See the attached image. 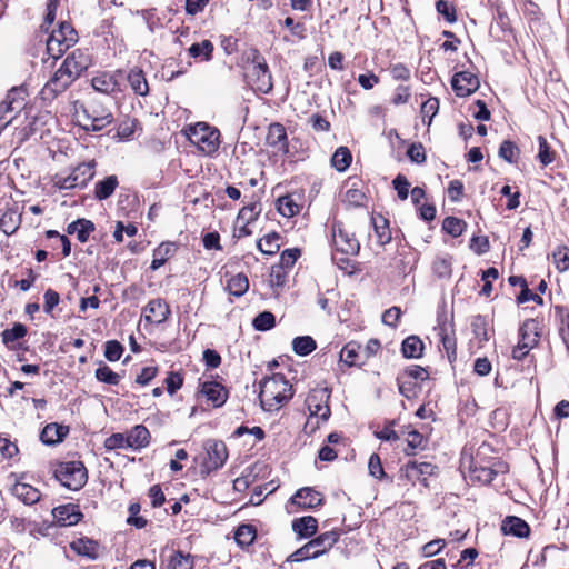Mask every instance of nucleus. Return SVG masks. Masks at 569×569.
<instances>
[{
    "label": "nucleus",
    "mask_w": 569,
    "mask_h": 569,
    "mask_svg": "<svg viewBox=\"0 0 569 569\" xmlns=\"http://www.w3.org/2000/svg\"><path fill=\"white\" fill-rule=\"evenodd\" d=\"M292 396V386L281 373H274L260 382L259 400L264 411H278Z\"/></svg>",
    "instance_id": "obj_1"
},
{
    "label": "nucleus",
    "mask_w": 569,
    "mask_h": 569,
    "mask_svg": "<svg viewBox=\"0 0 569 569\" xmlns=\"http://www.w3.org/2000/svg\"><path fill=\"white\" fill-rule=\"evenodd\" d=\"M247 57L251 63V67L248 68L247 77L252 89L262 93H269L273 84L266 59L258 49H250Z\"/></svg>",
    "instance_id": "obj_2"
},
{
    "label": "nucleus",
    "mask_w": 569,
    "mask_h": 569,
    "mask_svg": "<svg viewBox=\"0 0 569 569\" xmlns=\"http://www.w3.org/2000/svg\"><path fill=\"white\" fill-rule=\"evenodd\" d=\"M338 539L339 533L335 530L323 532L292 552L287 558V561L300 562L308 559H316L330 550Z\"/></svg>",
    "instance_id": "obj_3"
},
{
    "label": "nucleus",
    "mask_w": 569,
    "mask_h": 569,
    "mask_svg": "<svg viewBox=\"0 0 569 569\" xmlns=\"http://www.w3.org/2000/svg\"><path fill=\"white\" fill-rule=\"evenodd\" d=\"M54 478L63 487L79 490L87 483L88 472L82 461H64L54 469Z\"/></svg>",
    "instance_id": "obj_4"
},
{
    "label": "nucleus",
    "mask_w": 569,
    "mask_h": 569,
    "mask_svg": "<svg viewBox=\"0 0 569 569\" xmlns=\"http://www.w3.org/2000/svg\"><path fill=\"white\" fill-rule=\"evenodd\" d=\"M94 161L82 162L69 174L57 173L52 178L53 186L60 190L84 188L94 176Z\"/></svg>",
    "instance_id": "obj_5"
},
{
    "label": "nucleus",
    "mask_w": 569,
    "mask_h": 569,
    "mask_svg": "<svg viewBox=\"0 0 569 569\" xmlns=\"http://www.w3.org/2000/svg\"><path fill=\"white\" fill-rule=\"evenodd\" d=\"M203 447L207 452V460L201 465L200 473L202 477H207L212 471L223 467L228 459V449L222 440L216 439H208Z\"/></svg>",
    "instance_id": "obj_6"
},
{
    "label": "nucleus",
    "mask_w": 569,
    "mask_h": 569,
    "mask_svg": "<svg viewBox=\"0 0 569 569\" xmlns=\"http://www.w3.org/2000/svg\"><path fill=\"white\" fill-rule=\"evenodd\" d=\"M83 123L86 131H101L113 121L111 111L97 102H90L82 108Z\"/></svg>",
    "instance_id": "obj_7"
},
{
    "label": "nucleus",
    "mask_w": 569,
    "mask_h": 569,
    "mask_svg": "<svg viewBox=\"0 0 569 569\" xmlns=\"http://www.w3.org/2000/svg\"><path fill=\"white\" fill-rule=\"evenodd\" d=\"M219 138L220 131L206 122H198L191 128V141L206 154H213L219 149Z\"/></svg>",
    "instance_id": "obj_8"
},
{
    "label": "nucleus",
    "mask_w": 569,
    "mask_h": 569,
    "mask_svg": "<svg viewBox=\"0 0 569 569\" xmlns=\"http://www.w3.org/2000/svg\"><path fill=\"white\" fill-rule=\"evenodd\" d=\"M332 242L337 252L342 254L357 256L360 251V243L355 233L346 229L341 221H333L331 224Z\"/></svg>",
    "instance_id": "obj_9"
},
{
    "label": "nucleus",
    "mask_w": 569,
    "mask_h": 569,
    "mask_svg": "<svg viewBox=\"0 0 569 569\" xmlns=\"http://www.w3.org/2000/svg\"><path fill=\"white\" fill-rule=\"evenodd\" d=\"M436 470L437 466L430 462H418L412 460L408 461L400 468L399 478L412 483L419 481L427 487V478L432 476Z\"/></svg>",
    "instance_id": "obj_10"
},
{
    "label": "nucleus",
    "mask_w": 569,
    "mask_h": 569,
    "mask_svg": "<svg viewBox=\"0 0 569 569\" xmlns=\"http://www.w3.org/2000/svg\"><path fill=\"white\" fill-rule=\"evenodd\" d=\"M74 80L71 76L67 74L60 68L53 73L41 90V98L43 100L52 101L59 94L64 92Z\"/></svg>",
    "instance_id": "obj_11"
},
{
    "label": "nucleus",
    "mask_w": 569,
    "mask_h": 569,
    "mask_svg": "<svg viewBox=\"0 0 569 569\" xmlns=\"http://www.w3.org/2000/svg\"><path fill=\"white\" fill-rule=\"evenodd\" d=\"M89 66V56L84 51L77 49L67 56L60 69L76 81Z\"/></svg>",
    "instance_id": "obj_12"
},
{
    "label": "nucleus",
    "mask_w": 569,
    "mask_h": 569,
    "mask_svg": "<svg viewBox=\"0 0 569 569\" xmlns=\"http://www.w3.org/2000/svg\"><path fill=\"white\" fill-rule=\"evenodd\" d=\"M329 398L330 393L327 388L313 390L306 400L310 415L327 421L330 417Z\"/></svg>",
    "instance_id": "obj_13"
},
{
    "label": "nucleus",
    "mask_w": 569,
    "mask_h": 569,
    "mask_svg": "<svg viewBox=\"0 0 569 569\" xmlns=\"http://www.w3.org/2000/svg\"><path fill=\"white\" fill-rule=\"evenodd\" d=\"M480 86L478 76L469 71H460L453 74L451 87L458 97H468L476 92Z\"/></svg>",
    "instance_id": "obj_14"
},
{
    "label": "nucleus",
    "mask_w": 569,
    "mask_h": 569,
    "mask_svg": "<svg viewBox=\"0 0 569 569\" xmlns=\"http://www.w3.org/2000/svg\"><path fill=\"white\" fill-rule=\"evenodd\" d=\"M437 327L438 335L442 342L443 349L447 352L448 359L450 362L455 361L457 358V342L455 336L450 335V330L452 331V325L447 322V317L445 312H439L437 316Z\"/></svg>",
    "instance_id": "obj_15"
},
{
    "label": "nucleus",
    "mask_w": 569,
    "mask_h": 569,
    "mask_svg": "<svg viewBox=\"0 0 569 569\" xmlns=\"http://www.w3.org/2000/svg\"><path fill=\"white\" fill-rule=\"evenodd\" d=\"M144 320L149 323L161 325L171 315L169 303L162 298L151 299L143 308Z\"/></svg>",
    "instance_id": "obj_16"
},
{
    "label": "nucleus",
    "mask_w": 569,
    "mask_h": 569,
    "mask_svg": "<svg viewBox=\"0 0 569 569\" xmlns=\"http://www.w3.org/2000/svg\"><path fill=\"white\" fill-rule=\"evenodd\" d=\"M290 502L292 505L299 506L302 509H313L322 506L325 498L322 493L315 490L313 488L303 487L296 491V493L291 497Z\"/></svg>",
    "instance_id": "obj_17"
},
{
    "label": "nucleus",
    "mask_w": 569,
    "mask_h": 569,
    "mask_svg": "<svg viewBox=\"0 0 569 569\" xmlns=\"http://www.w3.org/2000/svg\"><path fill=\"white\" fill-rule=\"evenodd\" d=\"M54 521L61 527L77 525L83 517L78 505L67 503L52 509Z\"/></svg>",
    "instance_id": "obj_18"
},
{
    "label": "nucleus",
    "mask_w": 569,
    "mask_h": 569,
    "mask_svg": "<svg viewBox=\"0 0 569 569\" xmlns=\"http://www.w3.org/2000/svg\"><path fill=\"white\" fill-rule=\"evenodd\" d=\"M266 142L268 146L278 148L280 151L287 153L288 136L284 126L279 122L271 123L268 128Z\"/></svg>",
    "instance_id": "obj_19"
},
{
    "label": "nucleus",
    "mask_w": 569,
    "mask_h": 569,
    "mask_svg": "<svg viewBox=\"0 0 569 569\" xmlns=\"http://www.w3.org/2000/svg\"><path fill=\"white\" fill-rule=\"evenodd\" d=\"M501 531L503 535L527 538L530 535V527L523 519L517 516H508L502 521Z\"/></svg>",
    "instance_id": "obj_20"
},
{
    "label": "nucleus",
    "mask_w": 569,
    "mask_h": 569,
    "mask_svg": "<svg viewBox=\"0 0 569 569\" xmlns=\"http://www.w3.org/2000/svg\"><path fill=\"white\" fill-rule=\"evenodd\" d=\"M201 393H203L214 407H221L228 399L227 389L217 381H204L201 383Z\"/></svg>",
    "instance_id": "obj_21"
},
{
    "label": "nucleus",
    "mask_w": 569,
    "mask_h": 569,
    "mask_svg": "<svg viewBox=\"0 0 569 569\" xmlns=\"http://www.w3.org/2000/svg\"><path fill=\"white\" fill-rule=\"evenodd\" d=\"M520 340L533 347L539 343L541 322L538 319H527L519 329Z\"/></svg>",
    "instance_id": "obj_22"
},
{
    "label": "nucleus",
    "mask_w": 569,
    "mask_h": 569,
    "mask_svg": "<svg viewBox=\"0 0 569 569\" xmlns=\"http://www.w3.org/2000/svg\"><path fill=\"white\" fill-rule=\"evenodd\" d=\"M70 549L77 555L96 560L99 557V543L90 538L83 537L70 542Z\"/></svg>",
    "instance_id": "obj_23"
},
{
    "label": "nucleus",
    "mask_w": 569,
    "mask_h": 569,
    "mask_svg": "<svg viewBox=\"0 0 569 569\" xmlns=\"http://www.w3.org/2000/svg\"><path fill=\"white\" fill-rule=\"evenodd\" d=\"M293 532L301 539L313 537L318 530V520L312 516L296 518L292 521Z\"/></svg>",
    "instance_id": "obj_24"
},
{
    "label": "nucleus",
    "mask_w": 569,
    "mask_h": 569,
    "mask_svg": "<svg viewBox=\"0 0 569 569\" xmlns=\"http://www.w3.org/2000/svg\"><path fill=\"white\" fill-rule=\"evenodd\" d=\"M69 428L58 423H48L40 433V440L44 445H56L67 437Z\"/></svg>",
    "instance_id": "obj_25"
},
{
    "label": "nucleus",
    "mask_w": 569,
    "mask_h": 569,
    "mask_svg": "<svg viewBox=\"0 0 569 569\" xmlns=\"http://www.w3.org/2000/svg\"><path fill=\"white\" fill-rule=\"evenodd\" d=\"M91 86L96 91L106 94H111L119 91V82L116 76L107 72L93 77L91 80Z\"/></svg>",
    "instance_id": "obj_26"
},
{
    "label": "nucleus",
    "mask_w": 569,
    "mask_h": 569,
    "mask_svg": "<svg viewBox=\"0 0 569 569\" xmlns=\"http://www.w3.org/2000/svg\"><path fill=\"white\" fill-rule=\"evenodd\" d=\"M127 80L136 94L147 96L149 93V84L143 71L140 68H132L127 76Z\"/></svg>",
    "instance_id": "obj_27"
},
{
    "label": "nucleus",
    "mask_w": 569,
    "mask_h": 569,
    "mask_svg": "<svg viewBox=\"0 0 569 569\" xmlns=\"http://www.w3.org/2000/svg\"><path fill=\"white\" fill-rule=\"evenodd\" d=\"M127 436L132 449L144 448L150 442V432L143 425L134 426Z\"/></svg>",
    "instance_id": "obj_28"
},
{
    "label": "nucleus",
    "mask_w": 569,
    "mask_h": 569,
    "mask_svg": "<svg viewBox=\"0 0 569 569\" xmlns=\"http://www.w3.org/2000/svg\"><path fill=\"white\" fill-rule=\"evenodd\" d=\"M423 342L418 336H409L402 341L401 352L405 358L418 359L422 356Z\"/></svg>",
    "instance_id": "obj_29"
},
{
    "label": "nucleus",
    "mask_w": 569,
    "mask_h": 569,
    "mask_svg": "<svg viewBox=\"0 0 569 569\" xmlns=\"http://www.w3.org/2000/svg\"><path fill=\"white\" fill-rule=\"evenodd\" d=\"M118 187V178L116 176H108L103 180H100L94 186L96 199L102 201L112 196L116 188Z\"/></svg>",
    "instance_id": "obj_30"
},
{
    "label": "nucleus",
    "mask_w": 569,
    "mask_h": 569,
    "mask_svg": "<svg viewBox=\"0 0 569 569\" xmlns=\"http://www.w3.org/2000/svg\"><path fill=\"white\" fill-rule=\"evenodd\" d=\"M12 491L13 495L26 505H33L40 500V492L38 489L27 483L14 485Z\"/></svg>",
    "instance_id": "obj_31"
},
{
    "label": "nucleus",
    "mask_w": 569,
    "mask_h": 569,
    "mask_svg": "<svg viewBox=\"0 0 569 569\" xmlns=\"http://www.w3.org/2000/svg\"><path fill=\"white\" fill-rule=\"evenodd\" d=\"M50 37H54L58 40L67 43V47H72L78 41V33L68 22H60L57 30H52Z\"/></svg>",
    "instance_id": "obj_32"
},
{
    "label": "nucleus",
    "mask_w": 569,
    "mask_h": 569,
    "mask_svg": "<svg viewBox=\"0 0 569 569\" xmlns=\"http://www.w3.org/2000/svg\"><path fill=\"white\" fill-rule=\"evenodd\" d=\"M190 57L200 59L201 61H210L212 59L213 44L210 40L196 42L188 49Z\"/></svg>",
    "instance_id": "obj_33"
},
{
    "label": "nucleus",
    "mask_w": 569,
    "mask_h": 569,
    "mask_svg": "<svg viewBox=\"0 0 569 569\" xmlns=\"http://www.w3.org/2000/svg\"><path fill=\"white\" fill-rule=\"evenodd\" d=\"M26 91L22 88H12L6 97V108L14 113L20 112L24 106Z\"/></svg>",
    "instance_id": "obj_34"
},
{
    "label": "nucleus",
    "mask_w": 569,
    "mask_h": 569,
    "mask_svg": "<svg viewBox=\"0 0 569 569\" xmlns=\"http://www.w3.org/2000/svg\"><path fill=\"white\" fill-rule=\"evenodd\" d=\"M279 240L280 234L273 231L260 239L257 243V247L263 254L273 256L280 249Z\"/></svg>",
    "instance_id": "obj_35"
},
{
    "label": "nucleus",
    "mask_w": 569,
    "mask_h": 569,
    "mask_svg": "<svg viewBox=\"0 0 569 569\" xmlns=\"http://www.w3.org/2000/svg\"><path fill=\"white\" fill-rule=\"evenodd\" d=\"M301 207L295 201L293 197L288 194L280 197L277 200V210L278 212L286 217L291 218L299 214Z\"/></svg>",
    "instance_id": "obj_36"
},
{
    "label": "nucleus",
    "mask_w": 569,
    "mask_h": 569,
    "mask_svg": "<svg viewBox=\"0 0 569 569\" xmlns=\"http://www.w3.org/2000/svg\"><path fill=\"white\" fill-rule=\"evenodd\" d=\"M317 348L316 340L310 336L296 337L292 340V349L296 355L305 357L310 355Z\"/></svg>",
    "instance_id": "obj_37"
},
{
    "label": "nucleus",
    "mask_w": 569,
    "mask_h": 569,
    "mask_svg": "<svg viewBox=\"0 0 569 569\" xmlns=\"http://www.w3.org/2000/svg\"><path fill=\"white\" fill-rule=\"evenodd\" d=\"M257 537V529L253 525H241L234 533L236 542L241 547H249Z\"/></svg>",
    "instance_id": "obj_38"
},
{
    "label": "nucleus",
    "mask_w": 569,
    "mask_h": 569,
    "mask_svg": "<svg viewBox=\"0 0 569 569\" xmlns=\"http://www.w3.org/2000/svg\"><path fill=\"white\" fill-rule=\"evenodd\" d=\"M352 161V156L347 147H339L332 158L331 166L339 172L346 171Z\"/></svg>",
    "instance_id": "obj_39"
},
{
    "label": "nucleus",
    "mask_w": 569,
    "mask_h": 569,
    "mask_svg": "<svg viewBox=\"0 0 569 569\" xmlns=\"http://www.w3.org/2000/svg\"><path fill=\"white\" fill-rule=\"evenodd\" d=\"M427 445V439L421 435L418 430L412 429L408 432L407 437V447L403 449V452L407 456L416 455L417 449H425Z\"/></svg>",
    "instance_id": "obj_40"
},
{
    "label": "nucleus",
    "mask_w": 569,
    "mask_h": 569,
    "mask_svg": "<svg viewBox=\"0 0 569 569\" xmlns=\"http://www.w3.org/2000/svg\"><path fill=\"white\" fill-rule=\"evenodd\" d=\"M249 289V280L246 274L238 273L227 283V290L234 297H242Z\"/></svg>",
    "instance_id": "obj_41"
},
{
    "label": "nucleus",
    "mask_w": 569,
    "mask_h": 569,
    "mask_svg": "<svg viewBox=\"0 0 569 569\" xmlns=\"http://www.w3.org/2000/svg\"><path fill=\"white\" fill-rule=\"evenodd\" d=\"M27 332V327L23 323L16 322L12 328L4 329L1 332V339L2 342L9 347L12 342L24 338Z\"/></svg>",
    "instance_id": "obj_42"
},
{
    "label": "nucleus",
    "mask_w": 569,
    "mask_h": 569,
    "mask_svg": "<svg viewBox=\"0 0 569 569\" xmlns=\"http://www.w3.org/2000/svg\"><path fill=\"white\" fill-rule=\"evenodd\" d=\"M466 228V221L456 217H446L442 221V230L453 238L461 236Z\"/></svg>",
    "instance_id": "obj_43"
},
{
    "label": "nucleus",
    "mask_w": 569,
    "mask_h": 569,
    "mask_svg": "<svg viewBox=\"0 0 569 569\" xmlns=\"http://www.w3.org/2000/svg\"><path fill=\"white\" fill-rule=\"evenodd\" d=\"M373 227L379 244L385 246L391 241L392 237L389 228V222L387 219H385L383 217H379V219H373Z\"/></svg>",
    "instance_id": "obj_44"
},
{
    "label": "nucleus",
    "mask_w": 569,
    "mask_h": 569,
    "mask_svg": "<svg viewBox=\"0 0 569 569\" xmlns=\"http://www.w3.org/2000/svg\"><path fill=\"white\" fill-rule=\"evenodd\" d=\"M94 377L99 382H103L110 386L119 385L121 376L112 371L107 365H101L94 371Z\"/></svg>",
    "instance_id": "obj_45"
},
{
    "label": "nucleus",
    "mask_w": 569,
    "mask_h": 569,
    "mask_svg": "<svg viewBox=\"0 0 569 569\" xmlns=\"http://www.w3.org/2000/svg\"><path fill=\"white\" fill-rule=\"evenodd\" d=\"M20 223V216L14 211H7L0 218V229L8 236L14 233Z\"/></svg>",
    "instance_id": "obj_46"
},
{
    "label": "nucleus",
    "mask_w": 569,
    "mask_h": 569,
    "mask_svg": "<svg viewBox=\"0 0 569 569\" xmlns=\"http://www.w3.org/2000/svg\"><path fill=\"white\" fill-rule=\"evenodd\" d=\"M519 153V148L510 140H503L498 151L499 157L509 163L516 162Z\"/></svg>",
    "instance_id": "obj_47"
},
{
    "label": "nucleus",
    "mask_w": 569,
    "mask_h": 569,
    "mask_svg": "<svg viewBox=\"0 0 569 569\" xmlns=\"http://www.w3.org/2000/svg\"><path fill=\"white\" fill-rule=\"evenodd\" d=\"M252 326L258 331L270 330L276 326V317L270 311H262L254 317Z\"/></svg>",
    "instance_id": "obj_48"
},
{
    "label": "nucleus",
    "mask_w": 569,
    "mask_h": 569,
    "mask_svg": "<svg viewBox=\"0 0 569 569\" xmlns=\"http://www.w3.org/2000/svg\"><path fill=\"white\" fill-rule=\"evenodd\" d=\"M359 350V343L355 341L348 342L340 351V360L343 361L349 367L355 366L357 363Z\"/></svg>",
    "instance_id": "obj_49"
},
{
    "label": "nucleus",
    "mask_w": 569,
    "mask_h": 569,
    "mask_svg": "<svg viewBox=\"0 0 569 569\" xmlns=\"http://www.w3.org/2000/svg\"><path fill=\"white\" fill-rule=\"evenodd\" d=\"M260 211V203H249L240 209L238 213V220L242 221L246 224H249L258 219Z\"/></svg>",
    "instance_id": "obj_50"
},
{
    "label": "nucleus",
    "mask_w": 569,
    "mask_h": 569,
    "mask_svg": "<svg viewBox=\"0 0 569 569\" xmlns=\"http://www.w3.org/2000/svg\"><path fill=\"white\" fill-rule=\"evenodd\" d=\"M553 262L559 272H565L569 269V248L566 246L558 247L553 253Z\"/></svg>",
    "instance_id": "obj_51"
},
{
    "label": "nucleus",
    "mask_w": 569,
    "mask_h": 569,
    "mask_svg": "<svg viewBox=\"0 0 569 569\" xmlns=\"http://www.w3.org/2000/svg\"><path fill=\"white\" fill-rule=\"evenodd\" d=\"M107 450H116V449H128L130 445L128 442V436L124 433H112L109 436L103 443Z\"/></svg>",
    "instance_id": "obj_52"
},
{
    "label": "nucleus",
    "mask_w": 569,
    "mask_h": 569,
    "mask_svg": "<svg viewBox=\"0 0 569 569\" xmlns=\"http://www.w3.org/2000/svg\"><path fill=\"white\" fill-rule=\"evenodd\" d=\"M539 151L538 159L543 166L550 164L555 160V153L551 150L547 139L543 136L538 137Z\"/></svg>",
    "instance_id": "obj_53"
},
{
    "label": "nucleus",
    "mask_w": 569,
    "mask_h": 569,
    "mask_svg": "<svg viewBox=\"0 0 569 569\" xmlns=\"http://www.w3.org/2000/svg\"><path fill=\"white\" fill-rule=\"evenodd\" d=\"M47 53L53 59L60 58L70 47L67 43L58 40L54 37H48L47 41Z\"/></svg>",
    "instance_id": "obj_54"
},
{
    "label": "nucleus",
    "mask_w": 569,
    "mask_h": 569,
    "mask_svg": "<svg viewBox=\"0 0 569 569\" xmlns=\"http://www.w3.org/2000/svg\"><path fill=\"white\" fill-rule=\"evenodd\" d=\"M170 567L171 569H192V557L189 553L184 555L181 551H174L170 559Z\"/></svg>",
    "instance_id": "obj_55"
},
{
    "label": "nucleus",
    "mask_w": 569,
    "mask_h": 569,
    "mask_svg": "<svg viewBox=\"0 0 569 569\" xmlns=\"http://www.w3.org/2000/svg\"><path fill=\"white\" fill-rule=\"evenodd\" d=\"M124 351V347L118 340H109L104 345V357L107 360L118 361Z\"/></svg>",
    "instance_id": "obj_56"
},
{
    "label": "nucleus",
    "mask_w": 569,
    "mask_h": 569,
    "mask_svg": "<svg viewBox=\"0 0 569 569\" xmlns=\"http://www.w3.org/2000/svg\"><path fill=\"white\" fill-rule=\"evenodd\" d=\"M432 270L439 278H448L451 274V259L438 257L432 263Z\"/></svg>",
    "instance_id": "obj_57"
},
{
    "label": "nucleus",
    "mask_w": 569,
    "mask_h": 569,
    "mask_svg": "<svg viewBox=\"0 0 569 569\" xmlns=\"http://www.w3.org/2000/svg\"><path fill=\"white\" fill-rule=\"evenodd\" d=\"M177 249L178 248L174 242H162L153 250L152 256H156L167 262L171 257L176 254Z\"/></svg>",
    "instance_id": "obj_58"
},
{
    "label": "nucleus",
    "mask_w": 569,
    "mask_h": 569,
    "mask_svg": "<svg viewBox=\"0 0 569 569\" xmlns=\"http://www.w3.org/2000/svg\"><path fill=\"white\" fill-rule=\"evenodd\" d=\"M368 470H369V475L376 479L381 480L387 477V475L383 470V467H382L381 459H380L379 455H377V453H372L370 456L369 462H368Z\"/></svg>",
    "instance_id": "obj_59"
},
{
    "label": "nucleus",
    "mask_w": 569,
    "mask_h": 569,
    "mask_svg": "<svg viewBox=\"0 0 569 569\" xmlns=\"http://www.w3.org/2000/svg\"><path fill=\"white\" fill-rule=\"evenodd\" d=\"M471 476L473 479L482 482L483 485H489L495 480V476L492 470L488 466H475L471 470Z\"/></svg>",
    "instance_id": "obj_60"
},
{
    "label": "nucleus",
    "mask_w": 569,
    "mask_h": 569,
    "mask_svg": "<svg viewBox=\"0 0 569 569\" xmlns=\"http://www.w3.org/2000/svg\"><path fill=\"white\" fill-rule=\"evenodd\" d=\"M436 9L439 14H441L449 23H453L457 21V14L455 7L450 4L446 0H438L436 2Z\"/></svg>",
    "instance_id": "obj_61"
},
{
    "label": "nucleus",
    "mask_w": 569,
    "mask_h": 569,
    "mask_svg": "<svg viewBox=\"0 0 569 569\" xmlns=\"http://www.w3.org/2000/svg\"><path fill=\"white\" fill-rule=\"evenodd\" d=\"M300 250L298 248L286 249L280 254V261L277 266H281L284 269H290L298 258L300 257Z\"/></svg>",
    "instance_id": "obj_62"
},
{
    "label": "nucleus",
    "mask_w": 569,
    "mask_h": 569,
    "mask_svg": "<svg viewBox=\"0 0 569 569\" xmlns=\"http://www.w3.org/2000/svg\"><path fill=\"white\" fill-rule=\"evenodd\" d=\"M43 311L51 317H54L52 311L60 302V295L53 289H47L44 295Z\"/></svg>",
    "instance_id": "obj_63"
},
{
    "label": "nucleus",
    "mask_w": 569,
    "mask_h": 569,
    "mask_svg": "<svg viewBox=\"0 0 569 569\" xmlns=\"http://www.w3.org/2000/svg\"><path fill=\"white\" fill-rule=\"evenodd\" d=\"M288 276V269L281 266H272L270 272V284L271 287H282L286 283Z\"/></svg>",
    "instance_id": "obj_64"
}]
</instances>
